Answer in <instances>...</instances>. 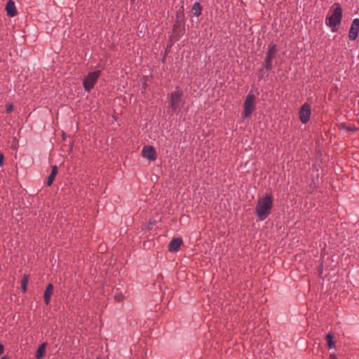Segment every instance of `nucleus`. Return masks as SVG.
Segmentation results:
<instances>
[{"mask_svg":"<svg viewBox=\"0 0 359 359\" xmlns=\"http://www.w3.org/2000/svg\"><path fill=\"white\" fill-rule=\"evenodd\" d=\"M4 346L1 343H0V355L4 353Z\"/></svg>","mask_w":359,"mask_h":359,"instance_id":"25","label":"nucleus"},{"mask_svg":"<svg viewBox=\"0 0 359 359\" xmlns=\"http://www.w3.org/2000/svg\"><path fill=\"white\" fill-rule=\"evenodd\" d=\"M334 336L331 332H329L325 336V341L329 348H332L335 346V343L333 340Z\"/></svg>","mask_w":359,"mask_h":359,"instance_id":"17","label":"nucleus"},{"mask_svg":"<svg viewBox=\"0 0 359 359\" xmlns=\"http://www.w3.org/2000/svg\"><path fill=\"white\" fill-rule=\"evenodd\" d=\"M58 172V168L57 165H53L51 168V172L47 178L46 184L48 187H50L53 184V181Z\"/></svg>","mask_w":359,"mask_h":359,"instance_id":"14","label":"nucleus"},{"mask_svg":"<svg viewBox=\"0 0 359 359\" xmlns=\"http://www.w3.org/2000/svg\"><path fill=\"white\" fill-rule=\"evenodd\" d=\"M330 359H337V357L334 353H332L330 355Z\"/></svg>","mask_w":359,"mask_h":359,"instance_id":"26","label":"nucleus"},{"mask_svg":"<svg viewBox=\"0 0 359 359\" xmlns=\"http://www.w3.org/2000/svg\"><path fill=\"white\" fill-rule=\"evenodd\" d=\"M273 207V197L266 194L257 201L255 213L259 220H264L271 213Z\"/></svg>","mask_w":359,"mask_h":359,"instance_id":"2","label":"nucleus"},{"mask_svg":"<svg viewBox=\"0 0 359 359\" xmlns=\"http://www.w3.org/2000/svg\"><path fill=\"white\" fill-rule=\"evenodd\" d=\"M202 10H203V8H202L201 5L200 4V3L195 2L191 8V12L194 15L198 17L199 15H201Z\"/></svg>","mask_w":359,"mask_h":359,"instance_id":"16","label":"nucleus"},{"mask_svg":"<svg viewBox=\"0 0 359 359\" xmlns=\"http://www.w3.org/2000/svg\"><path fill=\"white\" fill-rule=\"evenodd\" d=\"M115 299L117 302H121L123 300V296L122 294H117V295H115Z\"/></svg>","mask_w":359,"mask_h":359,"instance_id":"21","label":"nucleus"},{"mask_svg":"<svg viewBox=\"0 0 359 359\" xmlns=\"http://www.w3.org/2000/svg\"><path fill=\"white\" fill-rule=\"evenodd\" d=\"M12 110H13V105H12V104H11V105H9V106H8V107H6V112H7V113H10V112H11V111H12Z\"/></svg>","mask_w":359,"mask_h":359,"instance_id":"23","label":"nucleus"},{"mask_svg":"<svg viewBox=\"0 0 359 359\" xmlns=\"http://www.w3.org/2000/svg\"><path fill=\"white\" fill-rule=\"evenodd\" d=\"M359 32V19L355 18L353 20L351 29L349 30L348 37L351 40L355 41L358 36Z\"/></svg>","mask_w":359,"mask_h":359,"instance_id":"10","label":"nucleus"},{"mask_svg":"<svg viewBox=\"0 0 359 359\" xmlns=\"http://www.w3.org/2000/svg\"><path fill=\"white\" fill-rule=\"evenodd\" d=\"M182 95L183 92L182 90H176L171 93L170 106L173 111H175L178 108Z\"/></svg>","mask_w":359,"mask_h":359,"instance_id":"9","label":"nucleus"},{"mask_svg":"<svg viewBox=\"0 0 359 359\" xmlns=\"http://www.w3.org/2000/svg\"><path fill=\"white\" fill-rule=\"evenodd\" d=\"M339 128H344V129L346 130L347 131L351 132V133H353L357 130L355 127L350 126V125L347 126L346 123H342L339 125Z\"/></svg>","mask_w":359,"mask_h":359,"instance_id":"19","label":"nucleus"},{"mask_svg":"<svg viewBox=\"0 0 359 359\" xmlns=\"http://www.w3.org/2000/svg\"><path fill=\"white\" fill-rule=\"evenodd\" d=\"M142 155L149 161H154L157 158V154L153 146H144L142 151Z\"/></svg>","mask_w":359,"mask_h":359,"instance_id":"7","label":"nucleus"},{"mask_svg":"<svg viewBox=\"0 0 359 359\" xmlns=\"http://www.w3.org/2000/svg\"><path fill=\"white\" fill-rule=\"evenodd\" d=\"M53 288H54L53 285L50 283L47 285V287L45 290V292L43 294V299H44V302L46 305H48L50 304V297L53 292Z\"/></svg>","mask_w":359,"mask_h":359,"instance_id":"12","label":"nucleus"},{"mask_svg":"<svg viewBox=\"0 0 359 359\" xmlns=\"http://www.w3.org/2000/svg\"><path fill=\"white\" fill-rule=\"evenodd\" d=\"M146 86H147V83H144V88H146Z\"/></svg>","mask_w":359,"mask_h":359,"instance_id":"29","label":"nucleus"},{"mask_svg":"<svg viewBox=\"0 0 359 359\" xmlns=\"http://www.w3.org/2000/svg\"><path fill=\"white\" fill-rule=\"evenodd\" d=\"M334 9L331 15H327L326 18V25L332 27V32L337 31V26L341 23L342 18V8L339 4L335 3Z\"/></svg>","mask_w":359,"mask_h":359,"instance_id":"3","label":"nucleus"},{"mask_svg":"<svg viewBox=\"0 0 359 359\" xmlns=\"http://www.w3.org/2000/svg\"><path fill=\"white\" fill-rule=\"evenodd\" d=\"M29 281V276L27 274H25L23 276L22 283H21V287L24 292L27 291V285Z\"/></svg>","mask_w":359,"mask_h":359,"instance_id":"18","label":"nucleus"},{"mask_svg":"<svg viewBox=\"0 0 359 359\" xmlns=\"http://www.w3.org/2000/svg\"><path fill=\"white\" fill-rule=\"evenodd\" d=\"M255 96L253 94L249 93L245 100L243 104V117H249L251 116L253 111L255 109Z\"/></svg>","mask_w":359,"mask_h":359,"instance_id":"6","label":"nucleus"},{"mask_svg":"<svg viewBox=\"0 0 359 359\" xmlns=\"http://www.w3.org/2000/svg\"><path fill=\"white\" fill-rule=\"evenodd\" d=\"M154 224V222H150L149 223V226H150V225H153Z\"/></svg>","mask_w":359,"mask_h":359,"instance_id":"28","label":"nucleus"},{"mask_svg":"<svg viewBox=\"0 0 359 359\" xmlns=\"http://www.w3.org/2000/svg\"><path fill=\"white\" fill-rule=\"evenodd\" d=\"M163 277L162 274H159V275H158V276L156 278V281L161 282L163 280Z\"/></svg>","mask_w":359,"mask_h":359,"instance_id":"24","label":"nucleus"},{"mask_svg":"<svg viewBox=\"0 0 359 359\" xmlns=\"http://www.w3.org/2000/svg\"><path fill=\"white\" fill-rule=\"evenodd\" d=\"M101 74L100 70L89 72L83 79V85L86 91L90 92L95 86Z\"/></svg>","mask_w":359,"mask_h":359,"instance_id":"4","label":"nucleus"},{"mask_svg":"<svg viewBox=\"0 0 359 359\" xmlns=\"http://www.w3.org/2000/svg\"><path fill=\"white\" fill-rule=\"evenodd\" d=\"M183 241L180 238H173L168 245V250L170 252H177L182 245Z\"/></svg>","mask_w":359,"mask_h":359,"instance_id":"11","label":"nucleus"},{"mask_svg":"<svg viewBox=\"0 0 359 359\" xmlns=\"http://www.w3.org/2000/svg\"><path fill=\"white\" fill-rule=\"evenodd\" d=\"M1 359H9V358L8 355H4Z\"/></svg>","mask_w":359,"mask_h":359,"instance_id":"27","label":"nucleus"},{"mask_svg":"<svg viewBox=\"0 0 359 359\" xmlns=\"http://www.w3.org/2000/svg\"><path fill=\"white\" fill-rule=\"evenodd\" d=\"M47 346V343H42L37 348L35 358L36 359H42L46 354V348Z\"/></svg>","mask_w":359,"mask_h":359,"instance_id":"15","label":"nucleus"},{"mask_svg":"<svg viewBox=\"0 0 359 359\" xmlns=\"http://www.w3.org/2000/svg\"><path fill=\"white\" fill-rule=\"evenodd\" d=\"M6 11L8 16L14 17L17 15V10L15 3L12 0H9L6 6Z\"/></svg>","mask_w":359,"mask_h":359,"instance_id":"13","label":"nucleus"},{"mask_svg":"<svg viewBox=\"0 0 359 359\" xmlns=\"http://www.w3.org/2000/svg\"><path fill=\"white\" fill-rule=\"evenodd\" d=\"M311 116V108L308 104H304L299 111V118L303 123H306Z\"/></svg>","mask_w":359,"mask_h":359,"instance_id":"8","label":"nucleus"},{"mask_svg":"<svg viewBox=\"0 0 359 359\" xmlns=\"http://www.w3.org/2000/svg\"><path fill=\"white\" fill-rule=\"evenodd\" d=\"M181 4L182 5L176 13L175 21L172 26V34L170 36L171 41H178L181 33L185 31L184 1H182Z\"/></svg>","mask_w":359,"mask_h":359,"instance_id":"1","label":"nucleus"},{"mask_svg":"<svg viewBox=\"0 0 359 359\" xmlns=\"http://www.w3.org/2000/svg\"><path fill=\"white\" fill-rule=\"evenodd\" d=\"M96 359H100V358H97Z\"/></svg>","mask_w":359,"mask_h":359,"instance_id":"31","label":"nucleus"},{"mask_svg":"<svg viewBox=\"0 0 359 359\" xmlns=\"http://www.w3.org/2000/svg\"><path fill=\"white\" fill-rule=\"evenodd\" d=\"M4 154L1 153L0 154V166L3 165V164H4Z\"/></svg>","mask_w":359,"mask_h":359,"instance_id":"22","label":"nucleus"},{"mask_svg":"<svg viewBox=\"0 0 359 359\" xmlns=\"http://www.w3.org/2000/svg\"><path fill=\"white\" fill-rule=\"evenodd\" d=\"M278 53V48L276 44L271 43L268 46L266 55L264 60V68L266 69V71L271 70L273 67L272 61Z\"/></svg>","mask_w":359,"mask_h":359,"instance_id":"5","label":"nucleus"},{"mask_svg":"<svg viewBox=\"0 0 359 359\" xmlns=\"http://www.w3.org/2000/svg\"><path fill=\"white\" fill-rule=\"evenodd\" d=\"M131 1H135V0H130Z\"/></svg>","mask_w":359,"mask_h":359,"instance_id":"30","label":"nucleus"},{"mask_svg":"<svg viewBox=\"0 0 359 359\" xmlns=\"http://www.w3.org/2000/svg\"><path fill=\"white\" fill-rule=\"evenodd\" d=\"M264 67L262 68L261 69H259V73H258V79L260 80V79H262L264 77Z\"/></svg>","mask_w":359,"mask_h":359,"instance_id":"20","label":"nucleus"}]
</instances>
